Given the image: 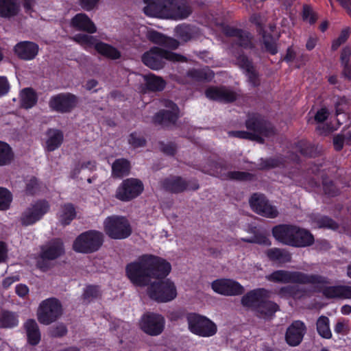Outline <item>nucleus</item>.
Masks as SVG:
<instances>
[{
    "instance_id": "obj_1",
    "label": "nucleus",
    "mask_w": 351,
    "mask_h": 351,
    "mask_svg": "<svg viewBox=\"0 0 351 351\" xmlns=\"http://www.w3.org/2000/svg\"><path fill=\"white\" fill-rule=\"evenodd\" d=\"M270 294L271 292L265 288H256L244 294L241 304L258 318L269 320L280 310L278 304L269 300Z\"/></svg>"
},
{
    "instance_id": "obj_2",
    "label": "nucleus",
    "mask_w": 351,
    "mask_h": 351,
    "mask_svg": "<svg viewBox=\"0 0 351 351\" xmlns=\"http://www.w3.org/2000/svg\"><path fill=\"white\" fill-rule=\"evenodd\" d=\"M144 12L148 16L163 15L174 20H183L192 13L186 0H143Z\"/></svg>"
},
{
    "instance_id": "obj_3",
    "label": "nucleus",
    "mask_w": 351,
    "mask_h": 351,
    "mask_svg": "<svg viewBox=\"0 0 351 351\" xmlns=\"http://www.w3.org/2000/svg\"><path fill=\"white\" fill-rule=\"evenodd\" d=\"M266 279L274 283L300 284V285H328V278L319 274H308L298 271L284 269L276 270L266 276Z\"/></svg>"
},
{
    "instance_id": "obj_4",
    "label": "nucleus",
    "mask_w": 351,
    "mask_h": 351,
    "mask_svg": "<svg viewBox=\"0 0 351 351\" xmlns=\"http://www.w3.org/2000/svg\"><path fill=\"white\" fill-rule=\"evenodd\" d=\"M141 60L147 67L158 71L164 68L165 60L173 62H186L188 59L183 55L158 47H152L143 54Z\"/></svg>"
},
{
    "instance_id": "obj_5",
    "label": "nucleus",
    "mask_w": 351,
    "mask_h": 351,
    "mask_svg": "<svg viewBox=\"0 0 351 351\" xmlns=\"http://www.w3.org/2000/svg\"><path fill=\"white\" fill-rule=\"evenodd\" d=\"M125 275L136 287H145L149 285L151 282L145 254L126 265Z\"/></svg>"
},
{
    "instance_id": "obj_6",
    "label": "nucleus",
    "mask_w": 351,
    "mask_h": 351,
    "mask_svg": "<svg viewBox=\"0 0 351 351\" xmlns=\"http://www.w3.org/2000/svg\"><path fill=\"white\" fill-rule=\"evenodd\" d=\"M104 241V234L90 230L78 235L73 243V250L78 253L91 254L99 250Z\"/></svg>"
},
{
    "instance_id": "obj_7",
    "label": "nucleus",
    "mask_w": 351,
    "mask_h": 351,
    "mask_svg": "<svg viewBox=\"0 0 351 351\" xmlns=\"http://www.w3.org/2000/svg\"><path fill=\"white\" fill-rule=\"evenodd\" d=\"M191 332L202 337H210L217 332V326L208 317L197 313H188L186 316Z\"/></svg>"
},
{
    "instance_id": "obj_8",
    "label": "nucleus",
    "mask_w": 351,
    "mask_h": 351,
    "mask_svg": "<svg viewBox=\"0 0 351 351\" xmlns=\"http://www.w3.org/2000/svg\"><path fill=\"white\" fill-rule=\"evenodd\" d=\"M104 231L112 239L121 240L128 238L132 232L129 221L123 216L112 215L104 222Z\"/></svg>"
},
{
    "instance_id": "obj_9",
    "label": "nucleus",
    "mask_w": 351,
    "mask_h": 351,
    "mask_svg": "<svg viewBox=\"0 0 351 351\" xmlns=\"http://www.w3.org/2000/svg\"><path fill=\"white\" fill-rule=\"evenodd\" d=\"M62 305L58 299L47 298L38 306L37 319L40 324L48 326L57 321L62 316Z\"/></svg>"
},
{
    "instance_id": "obj_10",
    "label": "nucleus",
    "mask_w": 351,
    "mask_h": 351,
    "mask_svg": "<svg viewBox=\"0 0 351 351\" xmlns=\"http://www.w3.org/2000/svg\"><path fill=\"white\" fill-rule=\"evenodd\" d=\"M245 126L250 132H252L253 134L261 137H272L276 134L274 125L258 112L247 113Z\"/></svg>"
},
{
    "instance_id": "obj_11",
    "label": "nucleus",
    "mask_w": 351,
    "mask_h": 351,
    "mask_svg": "<svg viewBox=\"0 0 351 351\" xmlns=\"http://www.w3.org/2000/svg\"><path fill=\"white\" fill-rule=\"evenodd\" d=\"M49 202L45 199H38L32 202L20 216V222L23 226H29L40 221L50 210Z\"/></svg>"
},
{
    "instance_id": "obj_12",
    "label": "nucleus",
    "mask_w": 351,
    "mask_h": 351,
    "mask_svg": "<svg viewBox=\"0 0 351 351\" xmlns=\"http://www.w3.org/2000/svg\"><path fill=\"white\" fill-rule=\"evenodd\" d=\"M149 297L158 302H167L177 296V290L174 283L169 279L150 282L147 289Z\"/></svg>"
},
{
    "instance_id": "obj_13",
    "label": "nucleus",
    "mask_w": 351,
    "mask_h": 351,
    "mask_svg": "<svg viewBox=\"0 0 351 351\" xmlns=\"http://www.w3.org/2000/svg\"><path fill=\"white\" fill-rule=\"evenodd\" d=\"M144 190L143 182L137 178H126L117 188L114 197L128 202L138 197Z\"/></svg>"
},
{
    "instance_id": "obj_14",
    "label": "nucleus",
    "mask_w": 351,
    "mask_h": 351,
    "mask_svg": "<svg viewBox=\"0 0 351 351\" xmlns=\"http://www.w3.org/2000/svg\"><path fill=\"white\" fill-rule=\"evenodd\" d=\"M78 103L77 97L71 93H60L53 95L49 101V108L54 112L65 114L71 112Z\"/></svg>"
},
{
    "instance_id": "obj_15",
    "label": "nucleus",
    "mask_w": 351,
    "mask_h": 351,
    "mask_svg": "<svg viewBox=\"0 0 351 351\" xmlns=\"http://www.w3.org/2000/svg\"><path fill=\"white\" fill-rule=\"evenodd\" d=\"M223 33L227 37H235L237 40H234L230 44V50L244 49H253L255 47L253 43V36L250 32L239 29L237 27L226 25L223 28Z\"/></svg>"
},
{
    "instance_id": "obj_16",
    "label": "nucleus",
    "mask_w": 351,
    "mask_h": 351,
    "mask_svg": "<svg viewBox=\"0 0 351 351\" xmlns=\"http://www.w3.org/2000/svg\"><path fill=\"white\" fill-rule=\"evenodd\" d=\"M148 271L152 279L163 280L171 271V265L166 259L151 254H145Z\"/></svg>"
},
{
    "instance_id": "obj_17",
    "label": "nucleus",
    "mask_w": 351,
    "mask_h": 351,
    "mask_svg": "<svg viewBox=\"0 0 351 351\" xmlns=\"http://www.w3.org/2000/svg\"><path fill=\"white\" fill-rule=\"evenodd\" d=\"M165 324V320L164 317L153 312L144 313L139 322L141 329L150 336L160 335L164 330Z\"/></svg>"
},
{
    "instance_id": "obj_18",
    "label": "nucleus",
    "mask_w": 351,
    "mask_h": 351,
    "mask_svg": "<svg viewBox=\"0 0 351 351\" xmlns=\"http://www.w3.org/2000/svg\"><path fill=\"white\" fill-rule=\"evenodd\" d=\"M252 209L264 217L274 219L279 213L275 206L271 205L266 196L261 193H253L249 200Z\"/></svg>"
},
{
    "instance_id": "obj_19",
    "label": "nucleus",
    "mask_w": 351,
    "mask_h": 351,
    "mask_svg": "<svg viewBox=\"0 0 351 351\" xmlns=\"http://www.w3.org/2000/svg\"><path fill=\"white\" fill-rule=\"evenodd\" d=\"M162 189L171 193H180L185 190L196 191L199 188L197 180L195 179L186 180L181 176H172L165 178L161 182Z\"/></svg>"
},
{
    "instance_id": "obj_20",
    "label": "nucleus",
    "mask_w": 351,
    "mask_h": 351,
    "mask_svg": "<svg viewBox=\"0 0 351 351\" xmlns=\"http://www.w3.org/2000/svg\"><path fill=\"white\" fill-rule=\"evenodd\" d=\"M171 110L162 109L157 112L152 118V121L156 125H160L162 128H169L174 125L180 115V110L178 106L172 101H168Z\"/></svg>"
},
{
    "instance_id": "obj_21",
    "label": "nucleus",
    "mask_w": 351,
    "mask_h": 351,
    "mask_svg": "<svg viewBox=\"0 0 351 351\" xmlns=\"http://www.w3.org/2000/svg\"><path fill=\"white\" fill-rule=\"evenodd\" d=\"M213 290L219 294L227 296L240 295L244 293V287L238 282L227 278L214 280L211 283Z\"/></svg>"
},
{
    "instance_id": "obj_22",
    "label": "nucleus",
    "mask_w": 351,
    "mask_h": 351,
    "mask_svg": "<svg viewBox=\"0 0 351 351\" xmlns=\"http://www.w3.org/2000/svg\"><path fill=\"white\" fill-rule=\"evenodd\" d=\"M205 96L212 101L223 104H230L235 101L237 99V94L224 86H212L205 90Z\"/></svg>"
},
{
    "instance_id": "obj_23",
    "label": "nucleus",
    "mask_w": 351,
    "mask_h": 351,
    "mask_svg": "<svg viewBox=\"0 0 351 351\" xmlns=\"http://www.w3.org/2000/svg\"><path fill=\"white\" fill-rule=\"evenodd\" d=\"M306 332V327L302 321H293L287 328L285 336L286 343L291 347L298 346L302 341Z\"/></svg>"
},
{
    "instance_id": "obj_24",
    "label": "nucleus",
    "mask_w": 351,
    "mask_h": 351,
    "mask_svg": "<svg viewBox=\"0 0 351 351\" xmlns=\"http://www.w3.org/2000/svg\"><path fill=\"white\" fill-rule=\"evenodd\" d=\"M65 253L64 245L60 238L51 239L47 245L40 247L39 257L54 261Z\"/></svg>"
},
{
    "instance_id": "obj_25",
    "label": "nucleus",
    "mask_w": 351,
    "mask_h": 351,
    "mask_svg": "<svg viewBox=\"0 0 351 351\" xmlns=\"http://www.w3.org/2000/svg\"><path fill=\"white\" fill-rule=\"evenodd\" d=\"M13 51L19 59L29 61L34 60L38 54L39 46L32 41H20L14 45Z\"/></svg>"
},
{
    "instance_id": "obj_26",
    "label": "nucleus",
    "mask_w": 351,
    "mask_h": 351,
    "mask_svg": "<svg viewBox=\"0 0 351 351\" xmlns=\"http://www.w3.org/2000/svg\"><path fill=\"white\" fill-rule=\"evenodd\" d=\"M250 21L256 25V32L262 37L265 51L272 56L277 54L278 52L277 45L278 38H275L271 33H268L264 25L258 21L255 17H252Z\"/></svg>"
},
{
    "instance_id": "obj_27",
    "label": "nucleus",
    "mask_w": 351,
    "mask_h": 351,
    "mask_svg": "<svg viewBox=\"0 0 351 351\" xmlns=\"http://www.w3.org/2000/svg\"><path fill=\"white\" fill-rule=\"evenodd\" d=\"M295 225L279 224L274 226L271 233L278 242L291 246Z\"/></svg>"
},
{
    "instance_id": "obj_28",
    "label": "nucleus",
    "mask_w": 351,
    "mask_h": 351,
    "mask_svg": "<svg viewBox=\"0 0 351 351\" xmlns=\"http://www.w3.org/2000/svg\"><path fill=\"white\" fill-rule=\"evenodd\" d=\"M71 26L76 30L93 34L97 27L93 21L85 13H77L71 20Z\"/></svg>"
},
{
    "instance_id": "obj_29",
    "label": "nucleus",
    "mask_w": 351,
    "mask_h": 351,
    "mask_svg": "<svg viewBox=\"0 0 351 351\" xmlns=\"http://www.w3.org/2000/svg\"><path fill=\"white\" fill-rule=\"evenodd\" d=\"M314 241V237L309 230L295 226L291 247H308L312 245Z\"/></svg>"
},
{
    "instance_id": "obj_30",
    "label": "nucleus",
    "mask_w": 351,
    "mask_h": 351,
    "mask_svg": "<svg viewBox=\"0 0 351 351\" xmlns=\"http://www.w3.org/2000/svg\"><path fill=\"white\" fill-rule=\"evenodd\" d=\"M47 139L45 142V149L52 152L58 149L64 141L63 132L59 129L49 128L46 132Z\"/></svg>"
},
{
    "instance_id": "obj_31",
    "label": "nucleus",
    "mask_w": 351,
    "mask_h": 351,
    "mask_svg": "<svg viewBox=\"0 0 351 351\" xmlns=\"http://www.w3.org/2000/svg\"><path fill=\"white\" fill-rule=\"evenodd\" d=\"M143 79L145 89L149 92H161L167 86V82L162 77L152 73L144 75Z\"/></svg>"
},
{
    "instance_id": "obj_32",
    "label": "nucleus",
    "mask_w": 351,
    "mask_h": 351,
    "mask_svg": "<svg viewBox=\"0 0 351 351\" xmlns=\"http://www.w3.org/2000/svg\"><path fill=\"white\" fill-rule=\"evenodd\" d=\"M294 147L301 155L308 158L317 157L321 153V149L317 145L304 139L295 143Z\"/></svg>"
},
{
    "instance_id": "obj_33",
    "label": "nucleus",
    "mask_w": 351,
    "mask_h": 351,
    "mask_svg": "<svg viewBox=\"0 0 351 351\" xmlns=\"http://www.w3.org/2000/svg\"><path fill=\"white\" fill-rule=\"evenodd\" d=\"M20 10L19 0H0V17L13 18L19 14Z\"/></svg>"
},
{
    "instance_id": "obj_34",
    "label": "nucleus",
    "mask_w": 351,
    "mask_h": 351,
    "mask_svg": "<svg viewBox=\"0 0 351 351\" xmlns=\"http://www.w3.org/2000/svg\"><path fill=\"white\" fill-rule=\"evenodd\" d=\"M27 342L32 346L38 345L41 339V334L36 322L33 319H27L24 324Z\"/></svg>"
},
{
    "instance_id": "obj_35",
    "label": "nucleus",
    "mask_w": 351,
    "mask_h": 351,
    "mask_svg": "<svg viewBox=\"0 0 351 351\" xmlns=\"http://www.w3.org/2000/svg\"><path fill=\"white\" fill-rule=\"evenodd\" d=\"M38 95L31 87L24 88L20 92V107L23 109H30L38 102Z\"/></svg>"
},
{
    "instance_id": "obj_36",
    "label": "nucleus",
    "mask_w": 351,
    "mask_h": 351,
    "mask_svg": "<svg viewBox=\"0 0 351 351\" xmlns=\"http://www.w3.org/2000/svg\"><path fill=\"white\" fill-rule=\"evenodd\" d=\"M278 295L282 298L301 299L306 295V290L298 285H287L280 287Z\"/></svg>"
},
{
    "instance_id": "obj_37",
    "label": "nucleus",
    "mask_w": 351,
    "mask_h": 351,
    "mask_svg": "<svg viewBox=\"0 0 351 351\" xmlns=\"http://www.w3.org/2000/svg\"><path fill=\"white\" fill-rule=\"evenodd\" d=\"M267 258L273 262L287 263L291 261V254L285 249L273 247L266 251Z\"/></svg>"
},
{
    "instance_id": "obj_38",
    "label": "nucleus",
    "mask_w": 351,
    "mask_h": 351,
    "mask_svg": "<svg viewBox=\"0 0 351 351\" xmlns=\"http://www.w3.org/2000/svg\"><path fill=\"white\" fill-rule=\"evenodd\" d=\"M76 217V210L72 203H65L60 206L58 213V219L61 225L66 226L69 225Z\"/></svg>"
},
{
    "instance_id": "obj_39",
    "label": "nucleus",
    "mask_w": 351,
    "mask_h": 351,
    "mask_svg": "<svg viewBox=\"0 0 351 351\" xmlns=\"http://www.w3.org/2000/svg\"><path fill=\"white\" fill-rule=\"evenodd\" d=\"M95 49L102 56L110 60H118L121 58V52L111 45L102 41H97Z\"/></svg>"
},
{
    "instance_id": "obj_40",
    "label": "nucleus",
    "mask_w": 351,
    "mask_h": 351,
    "mask_svg": "<svg viewBox=\"0 0 351 351\" xmlns=\"http://www.w3.org/2000/svg\"><path fill=\"white\" fill-rule=\"evenodd\" d=\"M130 169V162L128 159H116L112 165V176L114 178H122L129 174Z\"/></svg>"
},
{
    "instance_id": "obj_41",
    "label": "nucleus",
    "mask_w": 351,
    "mask_h": 351,
    "mask_svg": "<svg viewBox=\"0 0 351 351\" xmlns=\"http://www.w3.org/2000/svg\"><path fill=\"white\" fill-rule=\"evenodd\" d=\"M186 75L196 82H210L214 77L213 71L206 69H191L187 71Z\"/></svg>"
},
{
    "instance_id": "obj_42",
    "label": "nucleus",
    "mask_w": 351,
    "mask_h": 351,
    "mask_svg": "<svg viewBox=\"0 0 351 351\" xmlns=\"http://www.w3.org/2000/svg\"><path fill=\"white\" fill-rule=\"evenodd\" d=\"M18 324L19 319L16 313L6 310L0 313L1 328H11L17 326Z\"/></svg>"
},
{
    "instance_id": "obj_43",
    "label": "nucleus",
    "mask_w": 351,
    "mask_h": 351,
    "mask_svg": "<svg viewBox=\"0 0 351 351\" xmlns=\"http://www.w3.org/2000/svg\"><path fill=\"white\" fill-rule=\"evenodd\" d=\"M232 56L236 58L237 65L245 70L252 69L254 67L253 62L244 53L241 49H231Z\"/></svg>"
},
{
    "instance_id": "obj_44",
    "label": "nucleus",
    "mask_w": 351,
    "mask_h": 351,
    "mask_svg": "<svg viewBox=\"0 0 351 351\" xmlns=\"http://www.w3.org/2000/svg\"><path fill=\"white\" fill-rule=\"evenodd\" d=\"M316 329L319 335L322 338L329 339L332 337V332L330 328V320L328 317L321 315L317 319Z\"/></svg>"
},
{
    "instance_id": "obj_45",
    "label": "nucleus",
    "mask_w": 351,
    "mask_h": 351,
    "mask_svg": "<svg viewBox=\"0 0 351 351\" xmlns=\"http://www.w3.org/2000/svg\"><path fill=\"white\" fill-rule=\"evenodd\" d=\"M284 165V160L280 157L261 158L258 164L259 170H269Z\"/></svg>"
},
{
    "instance_id": "obj_46",
    "label": "nucleus",
    "mask_w": 351,
    "mask_h": 351,
    "mask_svg": "<svg viewBox=\"0 0 351 351\" xmlns=\"http://www.w3.org/2000/svg\"><path fill=\"white\" fill-rule=\"evenodd\" d=\"M14 154L10 146L5 142L0 141V166H5L11 162Z\"/></svg>"
},
{
    "instance_id": "obj_47",
    "label": "nucleus",
    "mask_w": 351,
    "mask_h": 351,
    "mask_svg": "<svg viewBox=\"0 0 351 351\" xmlns=\"http://www.w3.org/2000/svg\"><path fill=\"white\" fill-rule=\"evenodd\" d=\"M175 32L176 36L184 42L190 40L193 38L194 33L193 27L186 24L176 26Z\"/></svg>"
},
{
    "instance_id": "obj_48",
    "label": "nucleus",
    "mask_w": 351,
    "mask_h": 351,
    "mask_svg": "<svg viewBox=\"0 0 351 351\" xmlns=\"http://www.w3.org/2000/svg\"><path fill=\"white\" fill-rule=\"evenodd\" d=\"M12 199V193L6 188L0 187V210H8L10 208Z\"/></svg>"
},
{
    "instance_id": "obj_49",
    "label": "nucleus",
    "mask_w": 351,
    "mask_h": 351,
    "mask_svg": "<svg viewBox=\"0 0 351 351\" xmlns=\"http://www.w3.org/2000/svg\"><path fill=\"white\" fill-rule=\"evenodd\" d=\"M254 175L249 172L233 171H228L224 175L223 179L238 180V181H248L252 180Z\"/></svg>"
},
{
    "instance_id": "obj_50",
    "label": "nucleus",
    "mask_w": 351,
    "mask_h": 351,
    "mask_svg": "<svg viewBox=\"0 0 351 351\" xmlns=\"http://www.w3.org/2000/svg\"><path fill=\"white\" fill-rule=\"evenodd\" d=\"M128 142L134 149L143 147L147 144L145 138L136 132H133L129 134Z\"/></svg>"
},
{
    "instance_id": "obj_51",
    "label": "nucleus",
    "mask_w": 351,
    "mask_h": 351,
    "mask_svg": "<svg viewBox=\"0 0 351 351\" xmlns=\"http://www.w3.org/2000/svg\"><path fill=\"white\" fill-rule=\"evenodd\" d=\"M230 136L241 138L256 140L258 142L263 143L264 140L262 137L253 134L252 132L244 130H232L228 132Z\"/></svg>"
},
{
    "instance_id": "obj_52",
    "label": "nucleus",
    "mask_w": 351,
    "mask_h": 351,
    "mask_svg": "<svg viewBox=\"0 0 351 351\" xmlns=\"http://www.w3.org/2000/svg\"><path fill=\"white\" fill-rule=\"evenodd\" d=\"M350 28L349 27H346L344 29H343L339 36L333 40L331 45V49L332 51H336L339 49V47L344 44L350 37Z\"/></svg>"
},
{
    "instance_id": "obj_53",
    "label": "nucleus",
    "mask_w": 351,
    "mask_h": 351,
    "mask_svg": "<svg viewBox=\"0 0 351 351\" xmlns=\"http://www.w3.org/2000/svg\"><path fill=\"white\" fill-rule=\"evenodd\" d=\"M316 223L320 228H328L335 230L339 228V224L328 216H321L316 219Z\"/></svg>"
},
{
    "instance_id": "obj_54",
    "label": "nucleus",
    "mask_w": 351,
    "mask_h": 351,
    "mask_svg": "<svg viewBox=\"0 0 351 351\" xmlns=\"http://www.w3.org/2000/svg\"><path fill=\"white\" fill-rule=\"evenodd\" d=\"M74 40L77 43L86 45L88 47H95V44H97L98 40L93 36L84 34H77L74 36Z\"/></svg>"
},
{
    "instance_id": "obj_55",
    "label": "nucleus",
    "mask_w": 351,
    "mask_h": 351,
    "mask_svg": "<svg viewBox=\"0 0 351 351\" xmlns=\"http://www.w3.org/2000/svg\"><path fill=\"white\" fill-rule=\"evenodd\" d=\"M323 190L326 195L331 197H335L339 194V189L337 188L334 182L327 178L322 179Z\"/></svg>"
},
{
    "instance_id": "obj_56",
    "label": "nucleus",
    "mask_w": 351,
    "mask_h": 351,
    "mask_svg": "<svg viewBox=\"0 0 351 351\" xmlns=\"http://www.w3.org/2000/svg\"><path fill=\"white\" fill-rule=\"evenodd\" d=\"M302 16L303 21H308L311 25L315 24L317 20V14L313 12L311 5L307 4L303 5Z\"/></svg>"
},
{
    "instance_id": "obj_57",
    "label": "nucleus",
    "mask_w": 351,
    "mask_h": 351,
    "mask_svg": "<svg viewBox=\"0 0 351 351\" xmlns=\"http://www.w3.org/2000/svg\"><path fill=\"white\" fill-rule=\"evenodd\" d=\"M341 285L328 286L323 288L322 293L327 299H340Z\"/></svg>"
},
{
    "instance_id": "obj_58",
    "label": "nucleus",
    "mask_w": 351,
    "mask_h": 351,
    "mask_svg": "<svg viewBox=\"0 0 351 351\" xmlns=\"http://www.w3.org/2000/svg\"><path fill=\"white\" fill-rule=\"evenodd\" d=\"M68 330L66 326L62 324H58L49 329V334L51 337L60 338L67 334Z\"/></svg>"
},
{
    "instance_id": "obj_59",
    "label": "nucleus",
    "mask_w": 351,
    "mask_h": 351,
    "mask_svg": "<svg viewBox=\"0 0 351 351\" xmlns=\"http://www.w3.org/2000/svg\"><path fill=\"white\" fill-rule=\"evenodd\" d=\"M245 73L248 79V82L252 87L256 88L261 85L259 74L256 71L254 66L252 67V69L246 71Z\"/></svg>"
},
{
    "instance_id": "obj_60",
    "label": "nucleus",
    "mask_w": 351,
    "mask_h": 351,
    "mask_svg": "<svg viewBox=\"0 0 351 351\" xmlns=\"http://www.w3.org/2000/svg\"><path fill=\"white\" fill-rule=\"evenodd\" d=\"M242 240L244 242L249 243H258V244H262L265 245H270L271 241L269 239L263 234H258L255 235L250 238H244L242 239Z\"/></svg>"
},
{
    "instance_id": "obj_61",
    "label": "nucleus",
    "mask_w": 351,
    "mask_h": 351,
    "mask_svg": "<svg viewBox=\"0 0 351 351\" xmlns=\"http://www.w3.org/2000/svg\"><path fill=\"white\" fill-rule=\"evenodd\" d=\"M187 313L184 309L180 308L168 311L167 316L171 322H178L186 318Z\"/></svg>"
},
{
    "instance_id": "obj_62",
    "label": "nucleus",
    "mask_w": 351,
    "mask_h": 351,
    "mask_svg": "<svg viewBox=\"0 0 351 351\" xmlns=\"http://www.w3.org/2000/svg\"><path fill=\"white\" fill-rule=\"evenodd\" d=\"M38 189V181L36 178L32 177L26 184L25 193L28 195H34Z\"/></svg>"
},
{
    "instance_id": "obj_63",
    "label": "nucleus",
    "mask_w": 351,
    "mask_h": 351,
    "mask_svg": "<svg viewBox=\"0 0 351 351\" xmlns=\"http://www.w3.org/2000/svg\"><path fill=\"white\" fill-rule=\"evenodd\" d=\"M99 295V287L95 285H88L86 287L83 298L84 300H89L90 298H97Z\"/></svg>"
},
{
    "instance_id": "obj_64",
    "label": "nucleus",
    "mask_w": 351,
    "mask_h": 351,
    "mask_svg": "<svg viewBox=\"0 0 351 351\" xmlns=\"http://www.w3.org/2000/svg\"><path fill=\"white\" fill-rule=\"evenodd\" d=\"M329 115V110L326 107H322L316 112L314 121L317 123H323L328 119Z\"/></svg>"
}]
</instances>
